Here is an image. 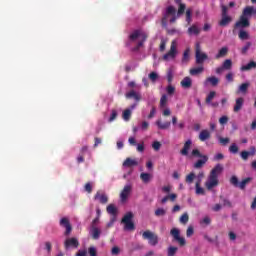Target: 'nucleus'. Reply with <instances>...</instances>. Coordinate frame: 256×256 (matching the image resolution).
I'll list each match as a JSON object with an SVG mask.
<instances>
[{"label":"nucleus","instance_id":"obj_1","mask_svg":"<svg viewBox=\"0 0 256 256\" xmlns=\"http://www.w3.org/2000/svg\"><path fill=\"white\" fill-rule=\"evenodd\" d=\"M174 3L176 5H178V11H177V9L174 8V6H168L166 8V11H165V13L163 14V17H162V25L164 27H166L167 19H169V17H171L169 19V22L170 23H175V21H177V19H179L181 15L185 14V10L187 9V5H185V3L182 2V0H174Z\"/></svg>","mask_w":256,"mask_h":256},{"label":"nucleus","instance_id":"obj_2","mask_svg":"<svg viewBox=\"0 0 256 256\" xmlns=\"http://www.w3.org/2000/svg\"><path fill=\"white\" fill-rule=\"evenodd\" d=\"M223 173V165L217 164L210 172L208 181L205 182V187L208 191H211L214 187L219 185V174Z\"/></svg>","mask_w":256,"mask_h":256},{"label":"nucleus","instance_id":"obj_3","mask_svg":"<svg viewBox=\"0 0 256 256\" xmlns=\"http://www.w3.org/2000/svg\"><path fill=\"white\" fill-rule=\"evenodd\" d=\"M142 239L147 240L152 247L159 245V236L151 230L144 231L142 233Z\"/></svg>","mask_w":256,"mask_h":256},{"label":"nucleus","instance_id":"obj_4","mask_svg":"<svg viewBox=\"0 0 256 256\" xmlns=\"http://www.w3.org/2000/svg\"><path fill=\"white\" fill-rule=\"evenodd\" d=\"M124 224V231H135V223H133V212H128L121 220Z\"/></svg>","mask_w":256,"mask_h":256},{"label":"nucleus","instance_id":"obj_5","mask_svg":"<svg viewBox=\"0 0 256 256\" xmlns=\"http://www.w3.org/2000/svg\"><path fill=\"white\" fill-rule=\"evenodd\" d=\"M195 59L196 65H203L209 59V56L201 51V44L199 43H196L195 46Z\"/></svg>","mask_w":256,"mask_h":256},{"label":"nucleus","instance_id":"obj_6","mask_svg":"<svg viewBox=\"0 0 256 256\" xmlns=\"http://www.w3.org/2000/svg\"><path fill=\"white\" fill-rule=\"evenodd\" d=\"M221 20L219 21L218 25L220 27H227V25H229V23H231V21H233V18L231 16L227 15V11H229V8L225 5H221Z\"/></svg>","mask_w":256,"mask_h":256},{"label":"nucleus","instance_id":"obj_7","mask_svg":"<svg viewBox=\"0 0 256 256\" xmlns=\"http://www.w3.org/2000/svg\"><path fill=\"white\" fill-rule=\"evenodd\" d=\"M170 235L173 237L174 241L179 243L180 247H185L187 245V241L181 237V232L177 228H172L170 231Z\"/></svg>","mask_w":256,"mask_h":256},{"label":"nucleus","instance_id":"obj_8","mask_svg":"<svg viewBox=\"0 0 256 256\" xmlns=\"http://www.w3.org/2000/svg\"><path fill=\"white\" fill-rule=\"evenodd\" d=\"M177 57V42L172 41L170 50L164 54L163 59L164 61H169V59H175Z\"/></svg>","mask_w":256,"mask_h":256},{"label":"nucleus","instance_id":"obj_9","mask_svg":"<svg viewBox=\"0 0 256 256\" xmlns=\"http://www.w3.org/2000/svg\"><path fill=\"white\" fill-rule=\"evenodd\" d=\"M251 23L249 22V18L241 15L239 21H237L234 25L235 29H245V27H249Z\"/></svg>","mask_w":256,"mask_h":256},{"label":"nucleus","instance_id":"obj_10","mask_svg":"<svg viewBox=\"0 0 256 256\" xmlns=\"http://www.w3.org/2000/svg\"><path fill=\"white\" fill-rule=\"evenodd\" d=\"M132 189L133 187L131 185L124 186L123 190L120 193V200L122 201V203H125V201L129 199V195H131Z\"/></svg>","mask_w":256,"mask_h":256},{"label":"nucleus","instance_id":"obj_11","mask_svg":"<svg viewBox=\"0 0 256 256\" xmlns=\"http://www.w3.org/2000/svg\"><path fill=\"white\" fill-rule=\"evenodd\" d=\"M94 200L99 201L101 205H107L109 203V197L105 193H101L100 191L96 192L94 195Z\"/></svg>","mask_w":256,"mask_h":256},{"label":"nucleus","instance_id":"obj_12","mask_svg":"<svg viewBox=\"0 0 256 256\" xmlns=\"http://www.w3.org/2000/svg\"><path fill=\"white\" fill-rule=\"evenodd\" d=\"M256 154V147L255 146H251L250 147V151H242L240 153V157L241 159H243V161H247V159H249V157H255Z\"/></svg>","mask_w":256,"mask_h":256},{"label":"nucleus","instance_id":"obj_13","mask_svg":"<svg viewBox=\"0 0 256 256\" xmlns=\"http://www.w3.org/2000/svg\"><path fill=\"white\" fill-rule=\"evenodd\" d=\"M60 225L62 227H65L66 231H65V235H71V231H73V227H71V223L69 222V219L67 218H62L60 220Z\"/></svg>","mask_w":256,"mask_h":256},{"label":"nucleus","instance_id":"obj_14","mask_svg":"<svg viewBox=\"0 0 256 256\" xmlns=\"http://www.w3.org/2000/svg\"><path fill=\"white\" fill-rule=\"evenodd\" d=\"M64 247L65 249H69V247L77 249V247H79V240H77V238H68L64 242Z\"/></svg>","mask_w":256,"mask_h":256},{"label":"nucleus","instance_id":"obj_15","mask_svg":"<svg viewBox=\"0 0 256 256\" xmlns=\"http://www.w3.org/2000/svg\"><path fill=\"white\" fill-rule=\"evenodd\" d=\"M199 141L205 142V141H209V139H211V131L204 129L201 130V132L199 133L198 136Z\"/></svg>","mask_w":256,"mask_h":256},{"label":"nucleus","instance_id":"obj_16","mask_svg":"<svg viewBox=\"0 0 256 256\" xmlns=\"http://www.w3.org/2000/svg\"><path fill=\"white\" fill-rule=\"evenodd\" d=\"M192 145H193V141H191V139H188L184 143V146H183L182 150L180 151L181 155H183L184 157H187V155H189V149H191Z\"/></svg>","mask_w":256,"mask_h":256},{"label":"nucleus","instance_id":"obj_17","mask_svg":"<svg viewBox=\"0 0 256 256\" xmlns=\"http://www.w3.org/2000/svg\"><path fill=\"white\" fill-rule=\"evenodd\" d=\"M180 85L181 87H183V89H191V87L193 86V81L191 80V77L186 76L180 82Z\"/></svg>","mask_w":256,"mask_h":256},{"label":"nucleus","instance_id":"obj_18","mask_svg":"<svg viewBox=\"0 0 256 256\" xmlns=\"http://www.w3.org/2000/svg\"><path fill=\"white\" fill-rule=\"evenodd\" d=\"M205 71V67L203 65H199L198 67L191 68L189 70V74L192 75V77H195L197 75H201Z\"/></svg>","mask_w":256,"mask_h":256},{"label":"nucleus","instance_id":"obj_19","mask_svg":"<svg viewBox=\"0 0 256 256\" xmlns=\"http://www.w3.org/2000/svg\"><path fill=\"white\" fill-rule=\"evenodd\" d=\"M251 15H256V8L253 6H247L242 12L243 17H251Z\"/></svg>","mask_w":256,"mask_h":256},{"label":"nucleus","instance_id":"obj_20","mask_svg":"<svg viewBox=\"0 0 256 256\" xmlns=\"http://www.w3.org/2000/svg\"><path fill=\"white\" fill-rule=\"evenodd\" d=\"M126 99H135V101H141V95L135 90H131L125 94Z\"/></svg>","mask_w":256,"mask_h":256},{"label":"nucleus","instance_id":"obj_21","mask_svg":"<svg viewBox=\"0 0 256 256\" xmlns=\"http://www.w3.org/2000/svg\"><path fill=\"white\" fill-rule=\"evenodd\" d=\"M245 103V99L243 97L237 98L236 103L234 105V113H239L241 109H243V104Z\"/></svg>","mask_w":256,"mask_h":256},{"label":"nucleus","instance_id":"obj_22","mask_svg":"<svg viewBox=\"0 0 256 256\" xmlns=\"http://www.w3.org/2000/svg\"><path fill=\"white\" fill-rule=\"evenodd\" d=\"M207 161H209V157L207 155L206 156H202L194 164V169H201V167H203V165H205V163H207Z\"/></svg>","mask_w":256,"mask_h":256},{"label":"nucleus","instance_id":"obj_23","mask_svg":"<svg viewBox=\"0 0 256 256\" xmlns=\"http://www.w3.org/2000/svg\"><path fill=\"white\" fill-rule=\"evenodd\" d=\"M249 87H251V83L245 82L242 83L237 90V93H242L243 95H246L247 91L249 90Z\"/></svg>","mask_w":256,"mask_h":256},{"label":"nucleus","instance_id":"obj_24","mask_svg":"<svg viewBox=\"0 0 256 256\" xmlns=\"http://www.w3.org/2000/svg\"><path fill=\"white\" fill-rule=\"evenodd\" d=\"M137 165H139V162L131 158H126V160L123 162V167H137Z\"/></svg>","mask_w":256,"mask_h":256},{"label":"nucleus","instance_id":"obj_25","mask_svg":"<svg viewBox=\"0 0 256 256\" xmlns=\"http://www.w3.org/2000/svg\"><path fill=\"white\" fill-rule=\"evenodd\" d=\"M251 69H256L255 61H250L248 64L240 67V71H251Z\"/></svg>","mask_w":256,"mask_h":256},{"label":"nucleus","instance_id":"obj_26","mask_svg":"<svg viewBox=\"0 0 256 256\" xmlns=\"http://www.w3.org/2000/svg\"><path fill=\"white\" fill-rule=\"evenodd\" d=\"M156 125L158 127V129H169V127H171V122L167 121V122H161V120H157L156 121Z\"/></svg>","mask_w":256,"mask_h":256},{"label":"nucleus","instance_id":"obj_27","mask_svg":"<svg viewBox=\"0 0 256 256\" xmlns=\"http://www.w3.org/2000/svg\"><path fill=\"white\" fill-rule=\"evenodd\" d=\"M140 179L143 181V183L147 184L151 181V179H153V175L143 172L140 174Z\"/></svg>","mask_w":256,"mask_h":256},{"label":"nucleus","instance_id":"obj_28","mask_svg":"<svg viewBox=\"0 0 256 256\" xmlns=\"http://www.w3.org/2000/svg\"><path fill=\"white\" fill-rule=\"evenodd\" d=\"M205 83H210L212 87H217V85H219V78L215 76L208 77Z\"/></svg>","mask_w":256,"mask_h":256},{"label":"nucleus","instance_id":"obj_29","mask_svg":"<svg viewBox=\"0 0 256 256\" xmlns=\"http://www.w3.org/2000/svg\"><path fill=\"white\" fill-rule=\"evenodd\" d=\"M91 235H92V239L97 241V239L101 237V230H99V228L97 227H92Z\"/></svg>","mask_w":256,"mask_h":256},{"label":"nucleus","instance_id":"obj_30","mask_svg":"<svg viewBox=\"0 0 256 256\" xmlns=\"http://www.w3.org/2000/svg\"><path fill=\"white\" fill-rule=\"evenodd\" d=\"M229 53V48L222 47L219 52L216 54L215 59H221V57H225Z\"/></svg>","mask_w":256,"mask_h":256},{"label":"nucleus","instance_id":"obj_31","mask_svg":"<svg viewBox=\"0 0 256 256\" xmlns=\"http://www.w3.org/2000/svg\"><path fill=\"white\" fill-rule=\"evenodd\" d=\"M106 211L109 213V215H117V207H115V204H109Z\"/></svg>","mask_w":256,"mask_h":256},{"label":"nucleus","instance_id":"obj_32","mask_svg":"<svg viewBox=\"0 0 256 256\" xmlns=\"http://www.w3.org/2000/svg\"><path fill=\"white\" fill-rule=\"evenodd\" d=\"M238 37L239 39H241V41H246L247 39H249V32L245 30H240Z\"/></svg>","mask_w":256,"mask_h":256},{"label":"nucleus","instance_id":"obj_33","mask_svg":"<svg viewBox=\"0 0 256 256\" xmlns=\"http://www.w3.org/2000/svg\"><path fill=\"white\" fill-rule=\"evenodd\" d=\"M248 183H251V177H248V178H245L243 179L239 184H238V187L239 189H245V187H247V184Z\"/></svg>","mask_w":256,"mask_h":256},{"label":"nucleus","instance_id":"obj_34","mask_svg":"<svg viewBox=\"0 0 256 256\" xmlns=\"http://www.w3.org/2000/svg\"><path fill=\"white\" fill-rule=\"evenodd\" d=\"M215 95H217V92L211 91V92L207 95L206 100H205V103H206L207 105H210L211 101H213V99H215Z\"/></svg>","mask_w":256,"mask_h":256},{"label":"nucleus","instance_id":"obj_35","mask_svg":"<svg viewBox=\"0 0 256 256\" xmlns=\"http://www.w3.org/2000/svg\"><path fill=\"white\" fill-rule=\"evenodd\" d=\"M223 69H226L227 71H229V69H231L233 67V61H231V59H226L223 64H222Z\"/></svg>","mask_w":256,"mask_h":256},{"label":"nucleus","instance_id":"obj_36","mask_svg":"<svg viewBox=\"0 0 256 256\" xmlns=\"http://www.w3.org/2000/svg\"><path fill=\"white\" fill-rule=\"evenodd\" d=\"M195 188H196V195H205V189L201 187V184H199V182H196Z\"/></svg>","mask_w":256,"mask_h":256},{"label":"nucleus","instance_id":"obj_37","mask_svg":"<svg viewBox=\"0 0 256 256\" xmlns=\"http://www.w3.org/2000/svg\"><path fill=\"white\" fill-rule=\"evenodd\" d=\"M122 119H124L125 121L131 120V110L130 109H126L123 111Z\"/></svg>","mask_w":256,"mask_h":256},{"label":"nucleus","instance_id":"obj_38","mask_svg":"<svg viewBox=\"0 0 256 256\" xmlns=\"http://www.w3.org/2000/svg\"><path fill=\"white\" fill-rule=\"evenodd\" d=\"M166 214H167V211L165 209H163V208H158L154 212V215L156 217H164V215H166Z\"/></svg>","mask_w":256,"mask_h":256},{"label":"nucleus","instance_id":"obj_39","mask_svg":"<svg viewBox=\"0 0 256 256\" xmlns=\"http://www.w3.org/2000/svg\"><path fill=\"white\" fill-rule=\"evenodd\" d=\"M189 35H199V28L195 25L188 28Z\"/></svg>","mask_w":256,"mask_h":256},{"label":"nucleus","instance_id":"obj_40","mask_svg":"<svg viewBox=\"0 0 256 256\" xmlns=\"http://www.w3.org/2000/svg\"><path fill=\"white\" fill-rule=\"evenodd\" d=\"M140 36H141V31L135 30L132 34H130L129 39L130 41H135Z\"/></svg>","mask_w":256,"mask_h":256},{"label":"nucleus","instance_id":"obj_41","mask_svg":"<svg viewBox=\"0 0 256 256\" xmlns=\"http://www.w3.org/2000/svg\"><path fill=\"white\" fill-rule=\"evenodd\" d=\"M180 223H182V225H187V223H189V214L184 213V214L180 217Z\"/></svg>","mask_w":256,"mask_h":256},{"label":"nucleus","instance_id":"obj_42","mask_svg":"<svg viewBox=\"0 0 256 256\" xmlns=\"http://www.w3.org/2000/svg\"><path fill=\"white\" fill-rule=\"evenodd\" d=\"M179 248L175 247V246H170L168 248V256H175V254L177 253Z\"/></svg>","mask_w":256,"mask_h":256},{"label":"nucleus","instance_id":"obj_43","mask_svg":"<svg viewBox=\"0 0 256 256\" xmlns=\"http://www.w3.org/2000/svg\"><path fill=\"white\" fill-rule=\"evenodd\" d=\"M191 156L192 157H205L206 155L201 154V151H199V149H193L191 152Z\"/></svg>","mask_w":256,"mask_h":256},{"label":"nucleus","instance_id":"obj_44","mask_svg":"<svg viewBox=\"0 0 256 256\" xmlns=\"http://www.w3.org/2000/svg\"><path fill=\"white\" fill-rule=\"evenodd\" d=\"M192 15H193V11L191 9H187L186 10V22L188 23V25L191 24Z\"/></svg>","mask_w":256,"mask_h":256},{"label":"nucleus","instance_id":"obj_45","mask_svg":"<svg viewBox=\"0 0 256 256\" xmlns=\"http://www.w3.org/2000/svg\"><path fill=\"white\" fill-rule=\"evenodd\" d=\"M230 183L231 185H233L234 187H239V178H237V176H232L230 178Z\"/></svg>","mask_w":256,"mask_h":256},{"label":"nucleus","instance_id":"obj_46","mask_svg":"<svg viewBox=\"0 0 256 256\" xmlns=\"http://www.w3.org/2000/svg\"><path fill=\"white\" fill-rule=\"evenodd\" d=\"M218 141H219L220 145H223V146L225 147V145H227L228 143H230L231 139L219 137V138H218Z\"/></svg>","mask_w":256,"mask_h":256},{"label":"nucleus","instance_id":"obj_47","mask_svg":"<svg viewBox=\"0 0 256 256\" xmlns=\"http://www.w3.org/2000/svg\"><path fill=\"white\" fill-rule=\"evenodd\" d=\"M229 151L230 153H239V147L237 146V144H231V146L229 147Z\"/></svg>","mask_w":256,"mask_h":256},{"label":"nucleus","instance_id":"obj_48","mask_svg":"<svg viewBox=\"0 0 256 256\" xmlns=\"http://www.w3.org/2000/svg\"><path fill=\"white\" fill-rule=\"evenodd\" d=\"M84 189L86 191V193H93V186L91 185V182H87L84 186Z\"/></svg>","mask_w":256,"mask_h":256},{"label":"nucleus","instance_id":"obj_49","mask_svg":"<svg viewBox=\"0 0 256 256\" xmlns=\"http://www.w3.org/2000/svg\"><path fill=\"white\" fill-rule=\"evenodd\" d=\"M195 179V173L191 172L186 176V183H193V180Z\"/></svg>","mask_w":256,"mask_h":256},{"label":"nucleus","instance_id":"obj_50","mask_svg":"<svg viewBox=\"0 0 256 256\" xmlns=\"http://www.w3.org/2000/svg\"><path fill=\"white\" fill-rule=\"evenodd\" d=\"M167 105V95L163 94L160 99V107L163 108Z\"/></svg>","mask_w":256,"mask_h":256},{"label":"nucleus","instance_id":"obj_51","mask_svg":"<svg viewBox=\"0 0 256 256\" xmlns=\"http://www.w3.org/2000/svg\"><path fill=\"white\" fill-rule=\"evenodd\" d=\"M251 48V42H247L245 46L241 49L242 55H245Z\"/></svg>","mask_w":256,"mask_h":256},{"label":"nucleus","instance_id":"obj_52","mask_svg":"<svg viewBox=\"0 0 256 256\" xmlns=\"http://www.w3.org/2000/svg\"><path fill=\"white\" fill-rule=\"evenodd\" d=\"M149 79H150V81L155 83V81H157V79H159V75L156 72H151L149 74Z\"/></svg>","mask_w":256,"mask_h":256},{"label":"nucleus","instance_id":"obj_53","mask_svg":"<svg viewBox=\"0 0 256 256\" xmlns=\"http://www.w3.org/2000/svg\"><path fill=\"white\" fill-rule=\"evenodd\" d=\"M88 253L90 256H97V248H95V246H90L88 248Z\"/></svg>","mask_w":256,"mask_h":256},{"label":"nucleus","instance_id":"obj_54","mask_svg":"<svg viewBox=\"0 0 256 256\" xmlns=\"http://www.w3.org/2000/svg\"><path fill=\"white\" fill-rule=\"evenodd\" d=\"M166 92L168 93V95H174L175 94V86L173 85H168L166 88Z\"/></svg>","mask_w":256,"mask_h":256},{"label":"nucleus","instance_id":"obj_55","mask_svg":"<svg viewBox=\"0 0 256 256\" xmlns=\"http://www.w3.org/2000/svg\"><path fill=\"white\" fill-rule=\"evenodd\" d=\"M152 148L154 149V151H159V149H161V142L159 141H154L152 143Z\"/></svg>","mask_w":256,"mask_h":256},{"label":"nucleus","instance_id":"obj_56","mask_svg":"<svg viewBox=\"0 0 256 256\" xmlns=\"http://www.w3.org/2000/svg\"><path fill=\"white\" fill-rule=\"evenodd\" d=\"M117 119V110H112L109 122L112 123V121H115Z\"/></svg>","mask_w":256,"mask_h":256},{"label":"nucleus","instance_id":"obj_57","mask_svg":"<svg viewBox=\"0 0 256 256\" xmlns=\"http://www.w3.org/2000/svg\"><path fill=\"white\" fill-rule=\"evenodd\" d=\"M203 177H205V173L204 172H199L198 175L196 176V183L201 184V181H203Z\"/></svg>","mask_w":256,"mask_h":256},{"label":"nucleus","instance_id":"obj_58","mask_svg":"<svg viewBox=\"0 0 256 256\" xmlns=\"http://www.w3.org/2000/svg\"><path fill=\"white\" fill-rule=\"evenodd\" d=\"M193 233H195V230L193 229L192 226H189L187 231H186V236L191 237V236H193Z\"/></svg>","mask_w":256,"mask_h":256},{"label":"nucleus","instance_id":"obj_59","mask_svg":"<svg viewBox=\"0 0 256 256\" xmlns=\"http://www.w3.org/2000/svg\"><path fill=\"white\" fill-rule=\"evenodd\" d=\"M137 151L139 153H143V151H145V143H140V144H137Z\"/></svg>","mask_w":256,"mask_h":256},{"label":"nucleus","instance_id":"obj_60","mask_svg":"<svg viewBox=\"0 0 256 256\" xmlns=\"http://www.w3.org/2000/svg\"><path fill=\"white\" fill-rule=\"evenodd\" d=\"M228 121H229V118H228L227 116H222V117L219 119L220 125H225V124H227Z\"/></svg>","mask_w":256,"mask_h":256},{"label":"nucleus","instance_id":"obj_61","mask_svg":"<svg viewBox=\"0 0 256 256\" xmlns=\"http://www.w3.org/2000/svg\"><path fill=\"white\" fill-rule=\"evenodd\" d=\"M141 129H142V131H147V129H149V122L143 121L141 123Z\"/></svg>","mask_w":256,"mask_h":256},{"label":"nucleus","instance_id":"obj_62","mask_svg":"<svg viewBox=\"0 0 256 256\" xmlns=\"http://www.w3.org/2000/svg\"><path fill=\"white\" fill-rule=\"evenodd\" d=\"M182 61H189V49L184 51Z\"/></svg>","mask_w":256,"mask_h":256},{"label":"nucleus","instance_id":"obj_63","mask_svg":"<svg viewBox=\"0 0 256 256\" xmlns=\"http://www.w3.org/2000/svg\"><path fill=\"white\" fill-rule=\"evenodd\" d=\"M201 223H204V225H211V218H209V216H206L202 219Z\"/></svg>","mask_w":256,"mask_h":256},{"label":"nucleus","instance_id":"obj_64","mask_svg":"<svg viewBox=\"0 0 256 256\" xmlns=\"http://www.w3.org/2000/svg\"><path fill=\"white\" fill-rule=\"evenodd\" d=\"M119 252H120V249H119V247H117V246H114V247L112 248V250H111V254H112V255H117Z\"/></svg>","mask_w":256,"mask_h":256}]
</instances>
